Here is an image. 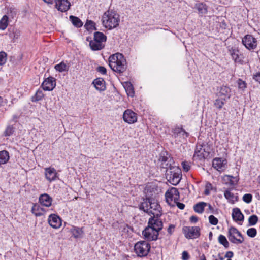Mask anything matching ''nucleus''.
Here are the masks:
<instances>
[{
  "mask_svg": "<svg viewBox=\"0 0 260 260\" xmlns=\"http://www.w3.org/2000/svg\"><path fill=\"white\" fill-rule=\"evenodd\" d=\"M109 60V66L113 71L121 74L126 70V59L122 54L118 53L111 55Z\"/></svg>",
  "mask_w": 260,
  "mask_h": 260,
  "instance_id": "1",
  "label": "nucleus"
},
{
  "mask_svg": "<svg viewBox=\"0 0 260 260\" xmlns=\"http://www.w3.org/2000/svg\"><path fill=\"white\" fill-rule=\"evenodd\" d=\"M119 21V15L114 12L108 11L104 13L102 17L103 25L109 29H112L118 26Z\"/></svg>",
  "mask_w": 260,
  "mask_h": 260,
  "instance_id": "2",
  "label": "nucleus"
},
{
  "mask_svg": "<svg viewBox=\"0 0 260 260\" xmlns=\"http://www.w3.org/2000/svg\"><path fill=\"white\" fill-rule=\"evenodd\" d=\"M166 178L172 185H177L180 182L181 177V170L177 166L170 168L166 171Z\"/></svg>",
  "mask_w": 260,
  "mask_h": 260,
  "instance_id": "3",
  "label": "nucleus"
},
{
  "mask_svg": "<svg viewBox=\"0 0 260 260\" xmlns=\"http://www.w3.org/2000/svg\"><path fill=\"white\" fill-rule=\"evenodd\" d=\"M107 41V36L103 32L95 31L93 34V43H92V51H100L103 49Z\"/></svg>",
  "mask_w": 260,
  "mask_h": 260,
  "instance_id": "4",
  "label": "nucleus"
},
{
  "mask_svg": "<svg viewBox=\"0 0 260 260\" xmlns=\"http://www.w3.org/2000/svg\"><path fill=\"white\" fill-rule=\"evenodd\" d=\"M150 244L145 241L137 242L134 246V250L138 256L143 257L148 255L150 250Z\"/></svg>",
  "mask_w": 260,
  "mask_h": 260,
  "instance_id": "5",
  "label": "nucleus"
},
{
  "mask_svg": "<svg viewBox=\"0 0 260 260\" xmlns=\"http://www.w3.org/2000/svg\"><path fill=\"white\" fill-rule=\"evenodd\" d=\"M210 148L207 144H203L197 146L193 156L194 159L201 160L207 158L210 154Z\"/></svg>",
  "mask_w": 260,
  "mask_h": 260,
  "instance_id": "6",
  "label": "nucleus"
},
{
  "mask_svg": "<svg viewBox=\"0 0 260 260\" xmlns=\"http://www.w3.org/2000/svg\"><path fill=\"white\" fill-rule=\"evenodd\" d=\"M159 160L161 162V168L169 170L173 167H176L173 165L174 164L173 157L169 155L167 152H162L159 156Z\"/></svg>",
  "mask_w": 260,
  "mask_h": 260,
  "instance_id": "7",
  "label": "nucleus"
},
{
  "mask_svg": "<svg viewBox=\"0 0 260 260\" xmlns=\"http://www.w3.org/2000/svg\"><path fill=\"white\" fill-rule=\"evenodd\" d=\"M182 232L187 239H196L200 236V228L199 226H185L182 228Z\"/></svg>",
  "mask_w": 260,
  "mask_h": 260,
  "instance_id": "8",
  "label": "nucleus"
},
{
  "mask_svg": "<svg viewBox=\"0 0 260 260\" xmlns=\"http://www.w3.org/2000/svg\"><path fill=\"white\" fill-rule=\"evenodd\" d=\"M158 233L154 230L151 226H148L142 232V235L145 239L147 241H155L158 239Z\"/></svg>",
  "mask_w": 260,
  "mask_h": 260,
  "instance_id": "9",
  "label": "nucleus"
},
{
  "mask_svg": "<svg viewBox=\"0 0 260 260\" xmlns=\"http://www.w3.org/2000/svg\"><path fill=\"white\" fill-rule=\"evenodd\" d=\"M242 42L248 50L253 49L257 46L256 39L251 35H245L243 38Z\"/></svg>",
  "mask_w": 260,
  "mask_h": 260,
  "instance_id": "10",
  "label": "nucleus"
},
{
  "mask_svg": "<svg viewBox=\"0 0 260 260\" xmlns=\"http://www.w3.org/2000/svg\"><path fill=\"white\" fill-rule=\"evenodd\" d=\"M229 52L235 63L239 64H243L244 63L243 59L244 57L243 55L241 53L238 49L232 48L229 50Z\"/></svg>",
  "mask_w": 260,
  "mask_h": 260,
  "instance_id": "11",
  "label": "nucleus"
},
{
  "mask_svg": "<svg viewBox=\"0 0 260 260\" xmlns=\"http://www.w3.org/2000/svg\"><path fill=\"white\" fill-rule=\"evenodd\" d=\"M159 217H151L149 218L148 226H151L154 230L157 231L158 233L162 229L163 223L162 221L159 218Z\"/></svg>",
  "mask_w": 260,
  "mask_h": 260,
  "instance_id": "12",
  "label": "nucleus"
},
{
  "mask_svg": "<svg viewBox=\"0 0 260 260\" xmlns=\"http://www.w3.org/2000/svg\"><path fill=\"white\" fill-rule=\"evenodd\" d=\"M48 222L49 225L54 229L59 228L62 224L61 218L55 214H51L48 216Z\"/></svg>",
  "mask_w": 260,
  "mask_h": 260,
  "instance_id": "13",
  "label": "nucleus"
},
{
  "mask_svg": "<svg viewBox=\"0 0 260 260\" xmlns=\"http://www.w3.org/2000/svg\"><path fill=\"white\" fill-rule=\"evenodd\" d=\"M161 208L159 204L153 199L150 207L149 208L148 214H152L154 217H160L161 215Z\"/></svg>",
  "mask_w": 260,
  "mask_h": 260,
  "instance_id": "14",
  "label": "nucleus"
},
{
  "mask_svg": "<svg viewBox=\"0 0 260 260\" xmlns=\"http://www.w3.org/2000/svg\"><path fill=\"white\" fill-rule=\"evenodd\" d=\"M56 86V79L52 77H49L45 79L41 86L46 91L52 90Z\"/></svg>",
  "mask_w": 260,
  "mask_h": 260,
  "instance_id": "15",
  "label": "nucleus"
},
{
  "mask_svg": "<svg viewBox=\"0 0 260 260\" xmlns=\"http://www.w3.org/2000/svg\"><path fill=\"white\" fill-rule=\"evenodd\" d=\"M123 120L129 124L136 122L137 120L136 114L130 109L126 110L123 114Z\"/></svg>",
  "mask_w": 260,
  "mask_h": 260,
  "instance_id": "16",
  "label": "nucleus"
},
{
  "mask_svg": "<svg viewBox=\"0 0 260 260\" xmlns=\"http://www.w3.org/2000/svg\"><path fill=\"white\" fill-rule=\"evenodd\" d=\"M165 197L167 202L172 201L176 202L179 198V192L177 188L172 187L170 190L167 191Z\"/></svg>",
  "mask_w": 260,
  "mask_h": 260,
  "instance_id": "17",
  "label": "nucleus"
},
{
  "mask_svg": "<svg viewBox=\"0 0 260 260\" xmlns=\"http://www.w3.org/2000/svg\"><path fill=\"white\" fill-rule=\"evenodd\" d=\"M227 160L221 158H215L213 160V167L218 171H223L226 168Z\"/></svg>",
  "mask_w": 260,
  "mask_h": 260,
  "instance_id": "18",
  "label": "nucleus"
},
{
  "mask_svg": "<svg viewBox=\"0 0 260 260\" xmlns=\"http://www.w3.org/2000/svg\"><path fill=\"white\" fill-rule=\"evenodd\" d=\"M45 175L47 180L52 182L56 180L57 173L53 167L46 168L45 169Z\"/></svg>",
  "mask_w": 260,
  "mask_h": 260,
  "instance_id": "19",
  "label": "nucleus"
},
{
  "mask_svg": "<svg viewBox=\"0 0 260 260\" xmlns=\"http://www.w3.org/2000/svg\"><path fill=\"white\" fill-rule=\"evenodd\" d=\"M70 3L68 0H57L55 7L58 11L62 12H66L70 7Z\"/></svg>",
  "mask_w": 260,
  "mask_h": 260,
  "instance_id": "20",
  "label": "nucleus"
},
{
  "mask_svg": "<svg viewBox=\"0 0 260 260\" xmlns=\"http://www.w3.org/2000/svg\"><path fill=\"white\" fill-rule=\"evenodd\" d=\"M39 201L41 205L48 207L51 205L52 199L49 194L44 193L40 196Z\"/></svg>",
  "mask_w": 260,
  "mask_h": 260,
  "instance_id": "21",
  "label": "nucleus"
},
{
  "mask_svg": "<svg viewBox=\"0 0 260 260\" xmlns=\"http://www.w3.org/2000/svg\"><path fill=\"white\" fill-rule=\"evenodd\" d=\"M232 217L233 220L235 222H243L244 219V215L238 208H234L233 209Z\"/></svg>",
  "mask_w": 260,
  "mask_h": 260,
  "instance_id": "22",
  "label": "nucleus"
},
{
  "mask_svg": "<svg viewBox=\"0 0 260 260\" xmlns=\"http://www.w3.org/2000/svg\"><path fill=\"white\" fill-rule=\"evenodd\" d=\"M95 88L100 91H105L106 89L105 81L102 78H98L92 82Z\"/></svg>",
  "mask_w": 260,
  "mask_h": 260,
  "instance_id": "23",
  "label": "nucleus"
},
{
  "mask_svg": "<svg viewBox=\"0 0 260 260\" xmlns=\"http://www.w3.org/2000/svg\"><path fill=\"white\" fill-rule=\"evenodd\" d=\"M152 200L153 199L148 198H146V199H143V201L141 202L139 205V209L140 210H143L145 212L148 213L149 211V208L150 207L151 205Z\"/></svg>",
  "mask_w": 260,
  "mask_h": 260,
  "instance_id": "24",
  "label": "nucleus"
},
{
  "mask_svg": "<svg viewBox=\"0 0 260 260\" xmlns=\"http://www.w3.org/2000/svg\"><path fill=\"white\" fill-rule=\"evenodd\" d=\"M207 205V203L201 202L194 205L193 209L196 213L201 214L204 212V208Z\"/></svg>",
  "mask_w": 260,
  "mask_h": 260,
  "instance_id": "25",
  "label": "nucleus"
},
{
  "mask_svg": "<svg viewBox=\"0 0 260 260\" xmlns=\"http://www.w3.org/2000/svg\"><path fill=\"white\" fill-rule=\"evenodd\" d=\"M69 18L70 20L72 22L74 26L77 28H80L83 26V22L78 17L73 15H71L70 16Z\"/></svg>",
  "mask_w": 260,
  "mask_h": 260,
  "instance_id": "26",
  "label": "nucleus"
},
{
  "mask_svg": "<svg viewBox=\"0 0 260 260\" xmlns=\"http://www.w3.org/2000/svg\"><path fill=\"white\" fill-rule=\"evenodd\" d=\"M196 8L200 14H205L207 13V6L205 4L199 3L196 4Z\"/></svg>",
  "mask_w": 260,
  "mask_h": 260,
  "instance_id": "27",
  "label": "nucleus"
},
{
  "mask_svg": "<svg viewBox=\"0 0 260 260\" xmlns=\"http://www.w3.org/2000/svg\"><path fill=\"white\" fill-rule=\"evenodd\" d=\"M71 233L73 236L75 238H81L82 236V234L83 233V231L82 228H78V227H73L71 229Z\"/></svg>",
  "mask_w": 260,
  "mask_h": 260,
  "instance_id": "28",
  "label": "nucleus"
},
{
  "mask_svg": "<svg viewBox=\"0 0 260 260\" xmlns=\"http://www.w3.org/2000/svg\"><path fill=\"white\" fill-rule=\"evenodd\" d=\"M44 96V94L43 90L41 89H39L37 90L35 94L31 97V101L34 102L39 101L42 99Z\"/></svg>",
  "mask_w": 260,
  "mask_h": 260,
  "instance_id": "29",
  "label": "nucleus"
},
{
  "mask_svg": "<svg viewBox=\"0 0 260 260\" xmlns=\"http://www.w3.org/2000/svg\"><path fill=\"white\" fill-rule=\"evenodd\" d=\"M54 69L59 72H63L68 71L69 69V66H67L63 61L56 64L54 66Z\"/></svg>",
  "mask_w": 260,
  "mask_h": 260,
  "instance_id": "30",
  "label": "nucleus"
},
{
  "mask_svg": "<svg viewBox=\"0 0 260 260\" xmlns=\"http://www.w3.org/2000/svg\"><path fill=\"white\" fill-rule=\"evenodd\" d=\"M9 159V153L6 150L0 151V164H6Z\"/></svg>",
  "mask_w": 260,
  "mask_h": 260,
  "instance_id": "31",
  "label": "nucleus"
},
{
  "mask_svg": "<svg viewBox=\"0 0 260 260\" xmlns=\"http://www.w3.org/2000/svg\"><path fill=\"white\" fill-rule=\"evenodd\" d=\"M124 88L125 91L127 93V94L128 96L133 97L135 94L134 89L133 85L131 83L126 82L125 83V85L124 86Z\"/></svg>",
  "mask_w": 260,
  "mask_h": 260,
  "instance_id": "32",
  "label": "nucleus"
},
{
  "mask_svg": "<svg viewBox=\"0 0 260 260\" xmlns=\"http://www.w3.org/2000/svg\"><path fill=\"white\" fill-rule=\"evenodd\" d=\"M224 196L226 199L232 203H234V199H235L236 201L238 200V197H235L234 194L229 190H226L224 191Z\"/></svg>",
  "mask_w": 260,
  "mask_h": 260,
  "instance_id": "33",
  "label": "nucleus"
},
{
  "mask_svg": "<svg viewBox=\"0 0 260 260\" xmlns=\"http://www.w3.org/2000/svg\"><path fill=\"white\" fill-rule=\"evenodd\" d=\"M218 240L219 243L222 245L225 248H228L229 247V242L225 236L220 235L218 237Z\"/></svg>",
  "mask_w": 260,
  "mask_h": 260,
  "instance_id": "34",
  "label": "nucleus"
},
{
  "mask_svg": "<svg viewBox=\"0 0 260 260\" xmlns=\"http://www.w3.org/2000/svg\"><path fill=\"white\" fill-rule=\"evenodd\" d=\"M8 17L7 15H4L3 16L2 19L0 20V29L5 30L8 25Z\"/></svg>",
  "mask_w": 260,
  "mask_h": 260,
  "instance_id": "35",
  "label": "nucleus"
},
{
  "mask_svg": "<svg viewBox=\"0 0 260 260\" xmlns=\"http://www.w3.org/2000/svg\"><path fill=\"white\" fill-rule=\"evenodd\" d=\"M84 27L88 31L97 29L95 27V23L92 20H87Z\"/></svg>",
  "mask_w": 260,
  "mask_h": 260,
  "instance_id": "36",
  "label": "nucleus"
},
{
  "mask_svg": "<svg viewBox=\"0 0 260 260\" xmlns=\"http://www.w3.org/2000/svg\"><path fill=\"white\" fill-rule=\"evenodd\" d=\"M31 211L36 216L39 217L42 215V213L40 212V206L37 204H34Z\"/></svg>",
  "mask_w": 260,
  "mask_h": 260,
  "instance_id": "37",
  "label": "nucleus"
},
{
  "mask_svg": "<svg viewBox=\"0 0 260 260\" xmlns=\"http://www.w3.org/2000/svg\"><path fill=\"white\" fill-rule=\"evenodd\" d=\"M231 90L229 87L226 86H222L220 87L219 93L221 95H229Z\"/></svg>",
  "mask_w": 260,
  "mask_h": 260,
  "instance_id": "38",
  "label": "nucleus"
},
{
  "mask_svg": "<svg viewBox=\"0 0 260 260\" xmlns=\"http://www.w3.org/2000/svg\"><path fill=\"white\" fill-rule=\"evenodd\" d=\"M228 237L229 240V241L234 244H237V243H243V239H238L236 238L235 235H228Z\"/></svg>",
  "mask_w": 260,
  "mask_h": 260,
  "instance_id": "39",
  "label": "nucleus"
},
{
  "mask_svg": "<svg viewBox=\"0 0 260 260\" xmlns=\"http://www.w3.org/2000/svg\"><path fill=\"white\" fill-rule=\"evenodd\" d=\"M258 220V217L256 215H252L250 216L248 218L249 225L250 226L255 225L257 223Z\"/></svg>",
  "mask_w": 260,
  "mask_h": 260,
  "instance_id": "40",
  "label": "nucleus"
},
{
  "mask_svg": "<svg viewBox=\"0 0 260 260\" xmlns=\"http://www.w3.org/2000/svg\"><path fill=\"white\" fill-rule=\"evenodd\" d=\"M224 101L225 99H217L215 100L214 102V106L216 107V108L220 110L222 108L223 105L224 104Z\"/></svg>",
  "mask_w": 260,
  "mask_h": 260,
  "instance_id": "41",
  "label": "nucleus"
},
{
  "mask_svg": "<svg viewBox=\"0 0 260 260\" xmlns=\"http://www.w3.org/2000/svg\"><path fill=\"white\" fill-rule=\"evenodd\" d=\"M237 84L239 89L242 91H244L247 87V83L240 78L237 80Z\"/></svg>",
  "mask_w": 260,
  "mask_h": 260,
  "instance_id": "42",
  "label": "nucleus"
},
{
  "mask_svg": "<svg viewBox=\"0 0 260 260\" xmlns=\"http://www.w3.org/2000/svg\"><path fill=\"white\" fill-rule=\"evenodd\" d=\"M256 234H257V230L254 228H249L247 231V235L251 238L255 237L256 236Z\"/></svg>",
  "mask_w": 260,
  "mask_h": 260,
  "instance_id": "43",
  "label": "nucleus"
},
{
  "mask_svg": "<svg viewBox=\"0 0 260 260\" xmlns=\"http://www.w3.org/2000/svg\"><path fill=\"white\" fill-rule=\"evenodd\" d=\"M253 196L250 193L245 194L242 198L243 201L247 204L251 202Z\"/></svg>",
  "mask_w": 260,
  "mask_h": 260,
  "instance_id": "44",
  "label": "nucleus"
},
{
  "mask_svg": "<svg viewBox=\"0 0 260 260\" xmlns=\"http://www.w3.org/2000/svg\"><path fill=\"white\" fill-rule=\"evenodd\" d=\"M7 61V54L3 51L0 52V66L4 64Z\"/></svg>",
  "mask_w": 260,
  "mask_h": 260,
  "instance_id": "45",
  "label": "nucleus"
},
{
  "mask_svg": "<svg viewBox=\"0 0 260 260\" xmlns=\"http://www.w3.org/2000/svg\"><path fill=\"white\" fill-rule=\"evenodd\" d=\"M14 128L12 126L9 125L7 126V128L5 131L4 134L5 136H10L14 132Z\"/></svg>",
  "mask_w": 260,
  "mask_h": 260,
  "instance_id": "46",
  "label": "nucleus"
},
{
  "mask_svg": "<svg viewBox=\"0 0 260 260\" xmlns=\"http://www.w3.org/2000/svg\"><path fill=\"white\" fill-rule=\"evenodd\" d=\"M209 223L213 225H216L218 224V220L214 215H210L209 216Z\"/></svg>",
  "mask_w": 260,
  "mask_h": 260,
  "instance_id": "47",
  "label": "nucleus"
},
{
  "mask_svg": "<svg viewBox=\"0 0 260 260\" xmlns=\"http://www.w3.org/2000/svg\"><path fill=\"white\" fill-rule=\"evenodd\" d=\"M238 229L235 227H231L228 230V235H237L238 233Z\"/></svg>",
  "mask_w": 260,
  "mask_h": 260,
  "instance_id": "48",
  "label": "nucleus"
},
{
  "mask_svg": "<svg viewBox=\"0 0 260 260\" xmlns=\"http://www.w3.org/2000/svg\"><path fill=\"white\" fill-rule=\"evenodd\" d=\"M181 165L184 171L187 172L190 170V166L188 162L183 161L182 162Z\"/></svg>",
  "mask_w": 260,
  "mask_h": 260,
  "instance_id": "49",
  "label": "nucleus"
},
{
  "mask_svg": "<svg viewBox=\"0 0 260 260\" xmlns=\"http://www.w3.org/2000/svg\"><path fill=\"white\" fill-rule=\"evenodd\" d=\"M181 129L182 128L176 127L173 130V135L174 136V137L176 138L180 136Z\"/></svg>",
  "mask_w": 260,
  "mask_h": 260,
  "instance_id": "50",
  "label": "nucleus"
},
{
  "mask_svg": "<svg viewBox=\"0 0 260 260\" xmlns=\"http://www.w3.org/2000/svg\"><path fill=\"white\" fill-rule=\"evenodd\" d=\"M96 71L98 72H100V73H101L103 75H106V73H107V70L106 69L103 67V66H99L97 68H96Z\"/></svg>",
  "mask_w": 260,
  "mask_h": 260,
  "instance_id": "51",
  "label": "nucleus"
},
{
  "mask_svg": "<svg viewBox=\"0 0 260 260\" xmlns=\"http://www.w3.org/2000/svg\"><path fill=\"white\" fill-rule=\"evenodd\" d=\"M253 79L260 84V72H257L253 75Z\"/></svg>",
  "mask_w": 260,
  "mask_h": 260,
  "instance_id": "52",
  "label": "nucleus"
},
{
  "mask_svg": "<svg viewBox=\"0 0 260 260\" xmlns=\"http://www.w3.org/2000/svg\"><path fill=\"white\" fill-rule=\"evenodd\" d=\"M189 258V255L186 251H183L182 253V259L183 260H188Z\"/></svg>",
  "mask_w": 260,
  "mask_h": 260,
  "instance_id": "53",
  "label": "nucleus"
},
{
  "mask_svg": "<svg viewBox=\"0 0 260 260\" xmlns=\"http://www.w3.org/2000/svg\"><path fill=\"white\" fill-rule=\"evenodd\" d=\"M175 228V226L173 224H170L167 229V231L170 235H171L173 233L174 229Z\"/></svg>",
  "mask_w": 260,
  "mask_h": 260,
  "instance_id": "54",
  "label": "nucleus"
},
{
  "mask_svg": "<svg viewBox=\"0 0 260 260\" xmlns=\"http://www.w3.org/2000/svg\"><path fill=\"white\" fill-rule=\"evenodd\" d=\"M233 256H234V253L231 251H229L226 252L224 257L225 258H228L229 259H230L232 257H233Z\"/></svg>",
  "mask_w": 260,
  "mask_h": 260,
  "instance_id": "55",
  "label": "nucleus"
},
{
  "mask_svg": "<svg viewBox=\"0 0 260 260\" xmlns=\"http://www.w3.org/2000/svg\"><path fill=\"white\" fill-rule=\"evenodd\" d=\"M86 40L89 43V47L90 49L92 50V45L91 43H93V39L91 37L88 36L86 37Z\"/></svg>",
  "mask_w": 260,
  "mask_h": 260,
  "instance_id": "56",
  "label": "nucleus"
},
{
  "mask_svg": "<svg viewBox=\"0 0 260 260\" xmlns=\"http://www.w3.org/2000/svg\"><path fill=\"white\" fill-rule=\"evenodd\" d=\"M175 202L176 203V206H177V207L179 209H181V210H183L184 209L185 205L183 203L178 202H177V201H176V202Z\"/></svg>",
  "mask_w": 260,
  "mask_h": 260,
  "instance_id": "57",
  "label": "nucleus"
},
{
  "mask_svg": "<svg viewBox=\"0 0 260 260\" xmlns=\"http://www.w3.org/2000/svg\"><path fill=\"white\" fill-rule=\"evenodd\" d=\"M188 136V133H187L185 130L183 128L181 129V134L180 136H182V137H187Z\"/></svg>",
  "mask_w": 260,
  "mask_h": 260,
  "instance_id": "58",
  "label": "nucleus"
},
{
  "mask_svg": "<svg viewBox=\"0 0 260 260\" xmlns=\"http://www.w3.org/2000/svg\"><path fill=\"white\" fill-rule=\"evenodd\" d=\"M198 220V218L196 216H192L190 217V221L192 223H196Z\"/></svg>",
  "mask_w": 260,
  "mask_h": 260,
  "instance_id": "59",
  "label": "nucleus"
},
{
  "mask_svg": "<svg viewBox=\"0 0 260 260\" xmlns=\"http://www.w3.org/2000/svg\"><path fill=\"white\" fill-rule=\"evenodd\" d=\"M226 178L228 179V180L229 181V183L230 184L234 185L235 184V183L232 180V179L234 178L233 176H226Z\"/></svg>",
  "mask_w": 260,
  "mask_h": 260,
  "instance_id": "60",
  "label": "nucleus"
},
{
  "mask_svg": "<svg viewBox=\"0 0 260 260\" xmlns=\"http://www.w3.org/2000/svg\"><path fill=\"white\" fill-rule=\"evenodd\" d=\"M207 206H208V209L211 212V213H213L214 212V208L212 206V205L211 204H210L207 203Z\"/></svg>",
  "mask_w": 260,
  "mask_h": 260,
  "instance_id": "61",
  "label": "nucleus"
},
{
  "mask_svg": "<svg viewBox=\"0 0 260 260\" xmlns=\"http://www.w3.org/2000/svg\"><path fill=\"white\" fill-rule=\"evenodd\" d=\"M237 235L239 237H240V238H239L238 239H243V242L244 241V237L242 235V234L240 232H239V231H238V233H237Z\"/></svg>",
  "mask_w": 260,
  "mask_h": 260,
  "instance_id": "62",
  "label": "nucleus"
},
{
  "mask_svg": "<svg viewBox=\"0 0 260 260\" xmlns=\"http://www.w3.org/2000/svg\"><path fill=\"white\" fill-rule=\"evenodd\" d=\"M55 0H43V1L48 4H52Z\"/></svg>",
  "mask_w": 260,
  "mask_h": 260,
  "instance_id": "63",
  "label": "nucleus"
},
{
  "mask_svg": "<svg viewBox=\"0 0 260 260\" xmlns=\"http://www.w3.org/2000/svg\"><path fill=\"white\" fill-rule=\"evenodd\" d=\"M212 188V184L211 183L208 182L206 183V188H208L209 189H211Z\"/></svg>",
  "mask_w": 260,
  "mask_h": 260,
  "instance_id": "64",
  "label": "nucleus"
}]
</instances>
